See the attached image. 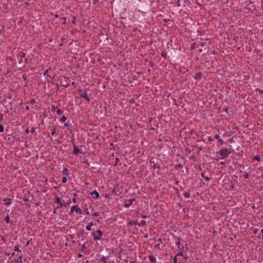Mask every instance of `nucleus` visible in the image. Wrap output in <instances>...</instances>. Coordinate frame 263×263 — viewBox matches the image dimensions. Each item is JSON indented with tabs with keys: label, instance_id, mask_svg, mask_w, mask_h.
<instances>
[{
	"label": "nucleus",
	"instance_id": "1",
	"mask_svg": "<svg viewBox=\"0 0 263 263\" xmlns=\"http://www.w3.org/2000/svg\"><path fill=\"white\" fill-rule=\"evenodd\" d=\"M14 255H15V252L11 253V256L9 259V263L22 262V256L18 254L17 257L14 258Z\"/></svg>",
	"mask_w": 263,
	"mask_h": 263
},
{
	"label": "nucleus",
	"instance_id": "2",
	"mask_svg": "<svg viewBox=\"0 0 263 263\" xmlns=\"http://www.w3.org/2000/svg\"><path fill=\"white\" fill-rule=\"evenodd\" d=\"M92 235L95 241L100 240L103 235L102 232L100 230H97L92 233Z\"/></svg>",
	"mask_w": 263,
	"mask_h": 263
},
{
	"label": "nucleus",
	"instance_id": "3",
	"mask_svg": "<svg viewBox=\"0 0 263 263\" xmlns=\"http://www.w3.org/2000/svg\"><path fill=\"white\" fill-rule=\"evenodd\" d=\"M217 153L221 155V158H224L228 157L231 152L227 148H225L220 150Z\"/></svg>",
	"mask_w": 263,
	"mask_h": 263
},
{
	"label": "nucleus",
	"instance_id": "4",
	"mask_svg": "<svg viewBox=\"0 0 263 263\" xmlns=\"http://www.w3.org/2000/svg\"><path fill=\"white\" fill-rule=\"evenodd\" d=\"M71 142L72 143V145H73V155L77 156L79 153H82L81 151V149H79L76 145V142H75V139L74 138H73L71 140Z\"/></svg>",
	"mask_w": 263,
	"mask_h": 263
},
{
	"label": "nucleus",
	"instance_id": "5",
	"mask_svg": "<svg viewBox=\"0 0 263 263\" xmlns=\"http://www.w3.org/2000/svg\"><path fill=\"white\" fill-rule=\"evenodd\" d=\"M135 200V198H132L129 199L125 200L124 202V206L126 208L129 207L133 204V202Z\"/></svg>",
	"mask_w": 263,
	"mask_h": 263
},
{
	"label": "nucleus",
	"instance_id": "6",
	"mask_svg": "<svg viewBox=\"0 0 263 263\" xmlns=\"http://www.w3.org/2000/svg\"><path fill=\"white\" fill-rule=\"evenodd\" d=\"M54 202H57L59 204V206H57V208H61L63 206V204L62 203L60 198L58 196L55 197Z\"/></svg>",
	"mask_w": 263,
	"mask_h": 263
},
{
	"label": "nucleus",
	"instance_id": "7",
	"mask_svg": "<svg viewBox=\"0 0 263 263\" xmlns=\"http://www.w3.org/2000/svg\"><path fill=\"white\" fill-rule=\"evenodd\" d=\"M92 198L95 199H98L99 197V193L97 191H94L90 193Z\"/></svg>",
	"mask_w": 263,
	"mask_h": 263
},
{
	"label": "nucleus",
	"instance_id": "8",
	"mask_svg": "<svg viewBox=\"0 0 263 263\" xmlns=\"http://www.w3.org/2000/svg\"><path fill=\"white\" fill-rule=\"evenodd\" d=\"M208 173L206 171H203L201 172V176L202 177H203L204 179H205L206 181H209L210 178L208 176V175L206 174Z\"/></svg>",
	"mask_w": 263,
	"mask_h": 263
},
{
	"label": "nucleus",
	"instance_id": "9",
	"mask_svg": "<svg viewBox=\"0 0 263 263\" xmlns=\"http://www.w3.org/2000/svg\"><path fill=\"white\" fill-rule=\"evenodd\" d=\"M81 98H84L88 102L90 101V99L86 92V91H85L83 93H81L80 95Z\"/></svg>",
	"mask_w": 263,
	"mask_h": 263
},
{
	"label": "nucleus",
	"instance_id": "10",
	"mask_svg": "<svg viewBox=\"0 0 263 263\" xmlns=\"http://www.w3.org/2000/svg\"><path fill=\"white\" fill-rule=\"evenodd\" d=\"M150 166L153 167L154 169L155 168H159V165L156 163L154 161H149Z\"/></svg>",
	"mask_w": 263,
	"mask_h": 263
},
{
	"label": "nucleus",
	"instance_id": "11",
	"mask_svg": "<svg viewBox=\"0 0 263 263\" xmlns=\"http://www.w3.org/2000/svg\"><path fill=\"white\" fill-rule=\"evenodd\" d=\"M202 73L201 72H198L194 76V79L197 80H200L202 78Z\"/></svg>",
	"mask_w": 263,
	"mask_h": 263
},
{
	"label": "nucleus",
	"instance_id": "12",
	"mask_svg": "<svg viewBox=\"0 0 263 263\" xmlns=\"http://www.w3.org/2000/svg\"><path fill=\"white\" fill-rule=\"evenodd\" d=\"M12 199L10 198H5L3 199V201L5 202L4 204L6 205H9L11 204Z\"/></svg>",
	"mask_w": 263,
	"mask_h": 263
},
{
	"label": "nucleus",
	"instance_id": "13",
	"mask_svg": "<svg viewBox=\"0 0 263 263\" xmlns=\"http://www.w3.org/2000/svg\"><path fill=\"white\" fill-rule=\"evenodd\" d=\"M50 70H51V68L49 67L48 69L46 70L44 72V75L46 76L47 77H49L50 78H52L51 76L49 73V71Z\"/></svg>",
	"mask_w": 263,
	"mask_h": 263
},
{
	"label": "nucleus",
	"instance_id": "14",
	"mask_svg": "<svg viewBox=\"0 0 263 263\" xmlns=\"http://www.w3.org/2000/svg\"><path fill=\"white\" fill-rule=\"evenodd\" d=\"M148 258L150 260L151 262H152V263H156V258L153 255H149L148 256Z\"/></svg>",
	"mask_w": 263,
	"mask_h": 263
},
{
	"label": "nucleus",
	"instance_id": "15",
	"mask_svg": "<svg viewBox=\"0 0 263 263\" xmlns=\"http://www.w3.org/2000/svg\"><path fill=\"white\" fill-rule=\"evenodd\" d=\"M128 224L130 226L136 225V224H138V221H137V220L135 221V220H130L128 221Z\"/></svg>",
	"mask_w": 263,
	"mask_h": 263
},
{
	"label": "nucleus",
	"instance_id": "16",
	"mask_svg": "<svg viewBox=\"0 0 263 263\" xmlns=\"http://www.w3.org/2000/svg\"><path fill=\"white\" fill-rule=\"evenodd\" d=\"M64 126H65L68 130H69L70 128L71 127V124L69 122H67L64 124Z\"/></svg>",
	"mask_w": 263,
	"mask_h": 263
},
{
	"label": "nucleus",
	"instance_id": "17",
	"mask_svg": "<svg viewBox=\"0 0 263 263\" xmlns=\"http://www.w3.org/2000/svg\"><path fill=\"white\" fill-rule=\"evenodd\" d=\"M146 224V221L145 220H141L139 223L138 222V225L139 227H143Z\"/></svg>",
	"mask_w": 263,
	"mask_h": 263
},
{
	"label": "nucleus",
	"instance_id": "18",
	"mask_svg": "<svg viewBox=\"0 0 263 263\" xmlns=\"http://www.w3.org/2000/svg\"><path fill=\"white\" fill-rule=\"evenodd\" d=\"M68 170L67 168H64V169L62 171L63 175L67 176L68 175Z\"/></svg>",
	"mask_w": 263,
	"mask_h": 263
},
{
	"label": "nucleus",
	"instance_id": "19",
	"mask_svg": "<svg viewBox=\"0 0 263 263\" xmlns=\"http://www.w3.org/2000/svg\"><path fill=\"white\" fill-rule=\"evenodd\" d=\"M69 85H70V83L63 82V81L61 82V85L63 87H67Z\"/></svg>",
	"mask_w": 263,
	"mask_h": 263
},
{
	"label": "nucleus",
	"instance_id": "20",
	"mask_svg": "<svg viewBox=\"0 0 263 263\" xmlns=\"http://www.w3.org/2000/svg\"><path fill=\"white\" fill-rule=\"evenodd\" d=\"M174 189L176 191V193H175L176 195L177 196V197L179 198L180 197V193L179 192V190H178V189L176 187H174Z\"/></svg>",
	"mask_w": 263,
	"mask_h": 263
},
{
	"label": "nucleus",
	"instance_id": "21",
	"mask_svg": "<svg viewBox=\"0 0 263 263\" xmlns=\"http://www.w3.org/2000/svg\"><path fill=\"white\" fill-rule=\"evenodd\" d=\"M67 120V117L63 115L60 119V121L62 122H65Z\"/></svg>",
	"mask_w": 263,
	"mask_h": 263
},
{
	"label": "nucleus",
	"instance_id": "22",
	"mask_svg": "<svg viewBox=\"0 0 263 263\" xmlns=\"http://www.w3.org/2000/svg\"><path fill=\"white\" fill-rule=\"evenodd\" d=\"M161 55L164 59H167V53L164 51H162L161 53Z\"/></svg>",
	"mask_w": 263,
	"mask_h": 263
},
{
	"label": "nucleus",
	"instance_id": "23",
	"mask_svg": "<svg viewBox=\"0 0 263 263\" xmlns=\"http://www.w3.org/2000/svg\"><path fill=\"white\" fill-rule=\"evenodd\" d=\"M183 195H184V197H185L186 198H189L190 197V193L187 192H184Z\"/></svg>",
	"mask_w": 263,
	"mask_h": 263
},
{
	"label": "nucleus",
	"instance_id": "24",
	"mask_svg": "<svg viewBox=\"0 0 263 263\" xmlns=\"http://www.w3.org/2000/svg\"><path fill=\"white\" fill-rule=\"evenodd\" d=\"M76 211L79 214H82V210L80 208L78 207V205H77V207L76 208Z\"/></svg>",
	"mask_w": 263,
	"mask_h": 263
},
{
	"label": "nucleus",
	"instance_id": "25",
	"mask_svg": "<svg viewBox=\"0 0 263 263\" xmlns=\"http://www.w3.org/2000/svg\"><path fill=\"white\" fill-rule=\"evenodd\" d=\"M5 221L7 223H8L10 222V217L9 215H7L5 218Z\"/></svg>",
	"mask_w": 263,
	"mask_h": 263
},
{
	"label": "nucleus",
	"instance_id": "26",
	"mask_svg": "<svg viewBox=\"0 0 263 263\" xmlns=\"http://www.w3.org/2000/svg\"><path fill=\"white\" fill-rule=\"evenodd\" d=\"M254 160L259 161H260V156L258 155L254 156L253 158V160Z\"/></svg>",
	"mask_w": 263,
	"mask_h": 263
},
{
	"label": "nucleus",
	"instance_id": "27",
	"mask_svg": "<svg viewBox=\"0 0 263 263\" xmlns=\"http://www.w3.org/2000/svg\"><path fill=\"white\" fill-rule=\"evenodd\" d=\"M61 20L62 21V24L63 25H65L66 22V18L64 17H62L61 18Z\"/></svg>",
	"mask_w": 263,
	"mask_h": 263
},
{
	"label": "nucleus",
	"instance_id": "28",
	"mask_svg": "<svg viewBox=\"0 0 263 263\" xmlns=\"http://www.w3.org/2000/svg\"><path fill=\"white\" fill-rule=\"evenodd\" d=\"M35 103V99H31L28 102H27V104H34Z\"/></svg>",
	"mask_w": 263,
	"mask_h": 263
},
{
	"label": "nucleus",
	"instance_id": "29",
	"mask_svg": "<svg viewBox=\"0 0 263 263\" xmlns=\"http://www.w3.org/2000/svg\"><path fill=\"white\" fill-rule=\"evenodd\" d=\"M178 241L176 242V245L177 246L178 248V249H180V238H178Z\"/></svg>",
	"mask_w": 263,
	"mask_h": 263
},
{
	"label": "nucleus",
	"instance_id": "30",
	"mask_svg": "<svg viewBox=\"0 0 263 263\" xmlns=\"http://www.w3.org/2000/svg\"><path fill=\"white\" fill-rule=\"evenodd\" d=\"M14 250L15 252H21V250H20L17 245L14 246Z\"/></svg>",
	"mask_w": 263,
	"mask_h": 263
},
{
	"label": "nucleus",
	"instance_id": "31",
	"mask_svg": "<svg viewBox=\"0 0 263 263\" xmlns=\"http://www.w3.org/2000/svg\"><path fill=\"white\" fill-rule=\"evenodd\" d=\"M56 134V127H53L51 131V135L52 136Z\"/></svg>",
	"mask_w": 263,
	"mask_h": 263
},
{
	"label": "nucleus",
	"instance_id": "32",
	"mask_svg": "<svg viewBox=\"0 0 263 263\" xmlns=\"http://www.w3.org/2000/svg\"><path fill=\"white\" fill-rule=\"evenodd\" d=\"M176 256H184L183 251H179V252L176 255Z\"/></svg>",
	"mask_w": 263,
	"mask_h": 263
},
{
	"label": "nucleus",
	"instance_id": "33",
	"mask_svg": "<svg viewBox=\"0 0 263 263\" xmlns=\"http://www.w3.org/2000/svg\"><path fill=\"white\" fill-rule=\"evenodd\" d=\"M101 261L103 262V263H106V257L102 256L101 258Z\"/></svg>",
	"mask_w": 263,
	"mask_h": 263
},
{
	"label": "nucleus",
	"instance_id": "34",
	"mask_svg": "<svg viewBox=\"0 0 263 263\" xmlns=\"http://www.w3.org/2000/svg\"><path fill=\"white\" fill-rule=\"evenodd\" d=\"M87 248L86 246L85 243L83 244L81 249V251H84L85 249H86Z\"/></svg>",
	"mask_w": 263,
	"mask_h": 263
},
{
	"label": "nucleus",
	"instance_id": "35",
	"mask_svg": "<svg viewBox=\"0 0 263 263\" xmlns=\"http://www.w3.org/2000/svg\"><path fill=\"white\" fill-rule=\"evenodd\" d=\"M77 207V205H76L72 206L71 208L70 212L72 213L73 212V210H76Z\"/></svg>",
	"mask_w": 263,
	"mask_h": 263
},
{
	"label": "nucleus",
	"instance_id": "36",
	"mask_svg": "<svg viewBox=\"0 0 263 263\" xmlns=\"http://www.w3.org/2000/svg\"><path fill=\"white\" fill-rule=\"evenodd\" d=\"M57 113L58 115H61L63 114V111H62L61 110H60L59 109H57Z\"/></svg>",
	"mask_w": 263,
	"mask_h": 263
},
{
	"label": "nucleus",
	"instance_id": "37",
	"mask_svg": "<svg viewBox=\"0 0 263 263\" xmlns=\"http://www.w3.org/2000/svg\"><path fill=\"white\" fill-rule=\"evenodd\" d=\"M67 181V178L66 176H64L62 178V183H66Z\"/></svg>",
	"mask_w": 263,
	"mask_h": 263
},
{
	"label": "nucleus",
	"instance_id": "38",
	"mask_svg": "<svg viewBox=\"0 0 263 263\" xmlns=\"http://www.w3.org/2000/svg\"><path fill=\"white\" fill-rule=\"evenodd\" d=\"M4 130V128L2 124H0V133L3 132Z\"/></svg>",
	"mask_w": 263,
	"mask_h": 263
},
{
	"label": "nucleus",
	"instance_id": "39",
	"mask_svg": "<svg viewBox=\"0 0 263 263\" xmlns=\"http://www.w3.org/2000/svg\"><path fill=\"white\" fill-rule=\"evenodd\" d=\"M86 230H87V231H90V230H91V227H90L89 225H88V224H87V225L86 226Z\"/></svg>",
	"mask_w": 263,
	"mask_h": 263
},
{
	"label": "nucleus",
	"instance_id": "40",
	"mask_svg": "<svg viewBox=\"0 0 263 263\" xmlns=\"http://www.w3.org/2000/svg\"><path fill=\"white\" fill-rule=\"evenodd\" d=\"M99 212H95L93 213L92 214V216H98L99 215Z\"/></svg>",
	"mask_w": 263,
	"mask_h": 263
},
{
	"label": "nucleus",
	"instance_id": "41",
	"mask_svg": "<svg viewBox=\"0 0 263 263\" xmlns=\"http://www.w3.org/2000/svg\"><path fill=\"white\" fill-rule=\"evenodd\" d=\"M24 200L26 202L29 201L30 202H31V201H32V200H29V198H26V197L24 198Z\"/></svg>",
	"mask_w": 263,
	"mask_h": 263
},
{
	"label": "nucleus",
	"instance_id": "42",
	"mask_svg": "<svg viewBox=\"0 0 263 263\" xmlns=\"http://www.w3.org/2000/svg\"><path fill=\"white\" fill-rule=\"evenodd\" d=\"M116 162L115 164L114 165V166H116L118 164V162L119 161V159L118 158H116Z\"/></svg>",
	"mask_w": 263,
	"mask_h": 263
},
{
	"label": "nucleus",
	"instance_id": "43",
	"mask_svg": "<svg viewBox=\"0 0 263 263\" xmlns=\"http://www.w3.org/2000/svg\"><path fill=\"white\" fill-rule=\"evenodd\" d=\"M218 142L220 144H222L223 143V141L222 139H219L218 140Z\"/></svg>",
	"mask_w": 263,
	"mask_h": 263
},
{
	"label": "nucleus",
	"instance_id": "44",
	"mask_svg": "<svg viewBox=\"0 0 263 263\" xmlns=\"http://www.w3.org/2000/svg\"><path fill=\"white\" fill-rule=\"evenodd\" d=\"M228 109H229V108L228 107H224L223 109V111H225L226 112L228 113Z\"/></svg>",
	"mask_w": 263,
	"mask_h": 263
},
{
	"label": "nucleus",
	"instance_id": "45",
	"mask_svg": "<svg viewBox=\"0 0 263 263\" xmlns=\"http://www.w3.org/2000/svg\"><path fill=\"white\" fill-rule=\"evenodd\" d=\"M245 177L246 179H249V175L248 173H246L245 175Z\"/></svg>",
	"mask_w": 263,
	"mask_h": 263
},
{
	"label": "nucleus",
	"instance_id": "46",
	"mask_svg": "<svg viewBox=\"0 0 263 263\" xmlns=\"http://www.w3.org/2000/svg\"><path fill=\"white\" fill-rule=\"evenodd\" d=\"M84 234L85 235H87V233H84V232H83L82 234H81V235H79V234H78V236H79V237H80L81 236V237H84V236H83V235H84Z\"/></svg>",
	"mask_w": 263,
	"mask_h": 263
},
{
	"label": "nucleus",
	"instance_id": "47",
	"mask_svg": "<svg viewBox=\"0 0 263 263\" xmlns=\"http://www.w3.org/2000/svg\"><path fill=\"white\" fill-rule=\"evenodd\" d=\"M208 139L209 141H214V139L210 136L208 137Z\"/></svg>",
	"mask_w": 263,
	"mask_h": 263
},
{
	"label": "nucleus",
	"instance_id": "48",
	"mask_svg": "<svg viewBox=\"0 0 263 263\" xmlns=\"http://www.w3.org/2000/svg\"><path fill=\"white\" fill-rule=\"evenodd\" d=\"M76 17L75 16H73V20L72 21V23L73 24H76Z\"/></svg>",
	"mask_w": 263,
	"mask_h": 263
},
{
	"label": "nucleus",
	"instance_id": "49",
	"mask_svg": "<svg viewBox=\"0 0 263 263\" xmlns=\"http://www.w3.org/2000/svg\"><path fill=\"white\" fill-rule=\"evenodd\" d=\"M214 138H215L216 139L218 140V139H220V136H219V135L216 134V135H215Z\"/></svg>",
	"mask_w": 263,
	"mask_h": 263
},
{
	"label": "nucleus",
	"instance_id": "50",
	"mask_svg": "<svg viewBox=\"0 0 263 263\" xmlns=\"http://www.w3.org/2000/svg\"><path fill=\"white\" fill-rule=\"evenodd\" d=\"M177 256H175L173 259V260H174V263H175V262H177Z\"/></svg>",
	"mask_w": 263,
	"mask_h": 263
},
{
	"label": "nucleus",
	"instance_id": "51",
	"mask_svg": "<svg viewBox=\"0 0 263 263\" xmlns=\"http://www.w3.org/2000/svg\"><path fill=\"white\" fill-rule=\"evenodd\" d=\"M84 212L86 213V215H89V211H88V209H86L84 211Z\"/></svg>",
	"mask_w": 263,
	"mask_h": 263
},
{
	"label": "nucleus",
	"instance_id": "52",
	"mask_svg": "<svg viewBox=\"0 0 263 263\" xmlns=\"http://www.w3.org/2000/svg\"><path fill=\"white\" fill-rule=\"evenodd\" d=\"M26 56V53H24V52H22L21 53V58H25Z\"/></svg>",
	"mask_w": 263,
	"mask_h": 263
},
{
	"label": "nucleus",
	"instance_id": "53",
	"mask_svg": "<svg viewBox=\"0 0 263 263\" xmlns=\"http://www.w3.org/2000/svg\"><path fill=\"white\" fill-rule=\"evenodd\" d=\"M31 133H34L35 132V128L32 127L31 129Z\"/></svg>",
	"mask_w": 263,
	"mask_h": 263
},
{
	"label": "nucleus",
	"instance_id": "54",
	"mask_svg": "<svg viewBox=\"0 0 263 263\" xmlns=\"http://www.w3.org/2000/svg\"><path fill=\"white\" fill-rule=\"evenodd\" d=\"M71 202L69 201V202H67V203H65V204H63V206H64L65 207H66Z\"/></svg>",
	"mask_w": 263,
	"mask_h": 263
},
{
	"label": "nucleus",
	"instance_id": "55",
	"mask_svg": "<svg viewBox=\"0 0 263 263\" xmlns=\"http://www.w3.org/2000/svg\"><path fill=\"white\" fill-rule=\"evenodd\" d=\"M2 240L4 243H6L7 240L5 238H4V237H2Z\"/></svg>",
	"mask_w": 263,
	"mask_h": 263
},
{
	"label": "nucleus",
	"instance_id": "56",
	"mask_svg": "<svg viewBox=\"0 0 263 263\" xmlns=\"http://www.w3.org/2000/svg\"><path fill=\"white\" fill-rule=\"evenodd\" d=\"M158 241L159 242H160L161 243H163V241H162V240L161 238H159L158 239Z\"/></svg>",
	"mask_w": 263,
	"mask_h": 263
},
{
	"label": "nucleus",
	"instance_id": "57",
	"mask_svg": "<svg viewBox=\"0 0 263 263\" xmlns=\"http://www.w3.org/2000/svg\"><path fill=\"white\" fill-rule=\"evenodd\" d=\"M58 209V208H57H57H55L54 209V210H53V212L54 214L57 213V210Z\"/></svg>",
	"mask_w": 263,
	"mask_h": 263
},
{
	"label": "nucleus",
	"instance_id": "58",
	"mask_svg": "<svg viewBox=\"0 0 263 263\" xmlns=\"http://www.w3.org/2000/svg\"><path fill=\"white\" fill-rule=\"evenodd\" d=\"M29 129H28V128H27L25 129V133H26V134H28V133H29Z\"/></svg>",
	"mask_w": 263,
	"mask_h": 263
},
{
	"label": "nucleus",
	"instance_id": "59",
	"mask_svg": "<svg viewBox=\"0 0 263 263\" xmlns=\"http://www.w3.org/2000/svg\"><path fill=\"white\" fill-rule=\"evenodd\" d=\"M147 217V216L145 215H143L141 216L142 218H146Z\"/></svg>",
	"mask_w": 263,
	"mask_h": 263
},
{
	"label": "nucleus",
	"instance_id": "60",
	"mask_svg": "<svg viewBox=\"0 0 263 263\" xmlns=\"http://www.w3.org/2000/svg\"><path fill=\"white\" fill-rule=\"evenodd\" d=\"M87 224L89 225L90 227H91L93 225V223L92 222H90L89 223H88Z\"/></svg>",
	"mask_w": 263,
	"mask_h": 263
},
{
	"label": "nucleus",
	"instance_id": "61",
	"mask_svg": "<svg viewBox=\"0 0 263 263\" xmlns=\"http://www.w3.org/2000/svg\"><path fill=\"white\" fill-rule=\"evenodd\" d=\"M184 259H187L188 258V256H186V254H184V256H183Z\"/></svg>",
	"mask_w": 263,
	"mask_h": 263
},
{
	"label": "nucleus",
	"instance_id": "62",
	"mask_svg": "<svg viewBox=\"0 0 263 263\" xmlns=\"http://www.w3.org/2000/svg\"><path fill=\"white\" fill-rule=\"evenodd\" d=\"M178 205L180 208H182L183 205L180 203H178Z\"/></svg>",
	"mask_w": 263,
	"mask_h": 263
},
{
	"label": "nucleus",
	"instance_id": "63",
	"mask_svg": "<svg viewBox=\"0 0 263 263\" xmlns=\"http://www.w3.org/2000/svg\"><path fill=\"white\" fill-rule=\"evenodd\" d=\"M136 260H133L130 261V263H136Z\"/></svg>",
	"mask_w": 263,
	"mask_h": 263
},
{
	"label": "nucleus",
	"instance_id": "64",
	"mask_svg": "<svg viewBox=\"0 0 263 263\" xmlns=\"http://www.w3.org/2000/svg\"><path fill=\"white\" fill-rule=\"evenodd\" d=\"M258 91H259V92L260 93H261V94H262V93H263V90H261V89H260V90H259Z\"/></svg>",
	"mask_w": 263,
	"mask_h": 263
}]
</instances>
